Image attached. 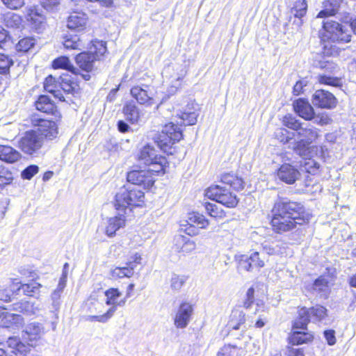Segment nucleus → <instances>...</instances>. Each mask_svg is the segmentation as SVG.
Segmentation results:
<instances>
[{"label":"nucleus","instance_id":"obj_1","mask_svg":"<svg viewBox=\"0 0 356 356\" xmlns=\"http://www.w3.org/2000/svg\"><path fill=\"white\" fill-rule=\"evenodd\" d=\"M272 215L271 225L277 233L290 231L296 225L308 222L312 217L301 203L286 198H280L275 203Z\"/></svg>","mask_w":356,"mask_h":356},{"label":"nucleus","instance_id":"obj_2","mask_svg":"<svg viewBox=\"0 0 356 356\" xmlns=\"http://www.w3.org/2000/svg\"><path fill=\"white\" fill-rule=\"evenodd\" d=\"M145 193L137 186L127 184L121 188L115 195V207L124 211L129 207H141L144 203Z\"/></svg>","mask_w":356,"mask_h":356},{"label":"nucleus","instance_id":"obj_3","mask_svg":"<svg viewBox=\"0 0 356 356\" xmlns=\"http://www.w3.org/2000/svg\"><path fill=\"white\" fill-rule=\"evenodd\" d=\"M183 137L182 130L178 124L173 122L165 124L161 132L154 137L158 146L164 152H168L176 142Z\"/></svg>","mask_w":356,"mask_h":356},{"label":"nucleus","instance_id":"obj_4","mask_svg":"<svg viewBox=\"0 0 356 356\" xmlns=\"http://www.w3.org/2000/svg\"><path fill=\"white\" fill-rule=\"evenodd\" d=\"M138 160L149 168V170L156 174L164 173L167 165V160L165 156L158 155L156 150L150 145L145 146L140 151Z\"/></svg>","mask_w":356,"mask_h":356},{"label":"nucleus","instance_id":"obj_5","mask_svg":"<svg viewBox=\"0 0 356 356\" xmlns=\"http://www.w3.org/2000/svg\"><path fill=\"white\" fill-rule=\"evenodd\" d=\"M314 66L324 71L323 74L318 76V81L320 83L334 87L341 86V79L335 76L339 71V67L335 63L323 59L316 60Z\"/></svg>","mask_w":356,"mask_h":356},{"label":"nucleus","instance_id":"obj_6","mask_svg":"<svg viewBox=\"0 0 356 356\" xmlns=\"http://www.w3.org/2000/svg\"><path fill=\"white\" fill-rule=\"evenodd\" d=\"M323 31L321 40L323 42H348L350 41V35L348 31L339 22L327 20L323 22Z\"/></svg>","mask_w":356,"mask_h":356},{"label":"nucleus","instance_id":"obj_7","mask_svg":"<svg viewBox=\"0 0 356 356\" xmlns=\"http://www.w3.org/2000/svg\"><path fill=\"white\" fill-rule=\"evenodd\" d=\"M206 196L209 199L222 204L228 208L235 207L238 202V199L225 186L214 185L208 188L206 191Z\"/></svg>","mask_w":356,"mask_h":356},{"label":"nucleus","instance_id":"obj_8","mask_svg":"<svg viewBox=\"0 0 356 356\" xmlns=\"http://www.w3.org/2000/svg\"><path fill=\"white\" fill-rule=\"evenodd\" d=\"M30 121L33 127H38L36 131L40 137H42V140L44 139L51 140L57 137L58 127L54 120L42 119L38 115H32L30 117Z\"/></svg>","mask_w":356,"mask_h":356},{"label":"nucleus","instance_id":"obj_9","mask_svg":"<svg viewBox=\"0 0 356 356\" xmlns=\"http://www.w3.org/2000/svg\"><path fill=\"white\" fill-rule=\"evenodd\" d=\"M131 95L136 99L138 103L148 106L157 104L160 101V98L157 96V93L154 88L147 85L133 87L131 89Z\"/></svg>","mask_w":356,"mask_h":356},{"label":"nucleus","instance_id":"obj_10","mask_svg":"<svg viewBox=\"0 0 356 356\" xmlns=\"http://www.w3.org/2000/svg\"><path fill=\"white\" fill-rule=\"evenodd\" d=\"M238 268L246 272H252L254 269L259 270L265 266V259L257 251L249 254H241L237 257Z\"/></svg>","mask_w":356,"mask_h":356},{"label":"nucleus","instance_id":"obj_11","mask_svg":"<svg viewBox=\"0 0 356 356\" xmlns=\"http://www.w3.org/2000/svg\"><path fill=\"white\" fill-rule=\"evenodd\" d=\"M43 145L42 137L35 130L27 131L19 141V147L25 154H33Z\"/></svg>","mask_w":356,"mask_h":356},{"label":"nucleus","instance_id":"obj_12","mask_svg":"<svg viewBox=\"0 0 356 356\" xmlns=\"http://www.w3.org/2000/svg\"><path fill=\"white\" fill-rule=\"evenodd\" d=\"M156 175L154 172L149 170V168H147V170H132L128 172L127 179L129 184L149 188L153 186Z\"/></svg>","mask_w":356,"mask_h":356},{"label":"nucleus","instance_id":"obj_13","mask_svg":"<svg viewBox=\"0 0 356 356\" xmlns=\"http://www.w3.org/2000/svg\"><path fill=\"white\" fill-rule=\"evenodd\" d=\"M44 334V327L38 322H32L26 325L22 332V339L31 347L35 346L38 341Z\"/></svg>","mask_w":356,"mask_h":356},{"label":"nucleus","instance_id":"obj_14","mask_svg":"<svg viewBox=\"0 0 356 356\" xmlns=\"http://www.w3.org/2000/svg\"><path fill=\"white\" fill-rule=\"evenodd\" d=\"M193 306L188 302H181L174 316V325L178 329L186 328L191 322L193 314Z\"/></svg>","mask_w":356,"mask_h":356},{"label":"nucleus","instance_id":"obj_15","mask_svg":"<svg viewBox=\"0 0 356 356\" xmlns=\"http://www.w3.org/2000/svg\"><path fill=\"white\" fill-rule=\"evenodd\" d=\"M199 115V104L195 103L194 101H188L183 111H181L180 114H179L180 126L182 124L189 126L196 124ZM177 123L179 124V122H177Z\"/></svg>","mask_w":356,"mask_h":356},{"label":"nucleus","instance_id":"obj_16","mask_svg":"<svg viewBox=\"0 0 356 356\" xmlns=\"http://www.w3.org/2000/svg\"><path fill=\"white\" fill-rule=\"evenodd\" d=\"M312 102L314 106L327 109L334 108L337 103L335 97L324 90H316L312 95Z\"/></svg>","mask_w":356,"mask_h":356},{"label":"nucleus","instance_id":"obj_17","mask_svg":"<svg viewBox=\"0 0 356 356\" xmlns=\"http://www.w3.org/2000/svg\"><path fill=\"white\" fill-rule=\"evenodd\" d=\"M188 227L186 229V232L190 236H195L199 233V229H205L209 225V221L205 217L199 213H192L189 214L187 220Z\"/></svg>","mask_w":356,"mask_h":356},{"label":"nucleus","instance_id":"obj_18","mask_svg":"<svg viewBox=\"0 0 356 356\" xmlns=\"http://www.w3.org/2000/svg\"><path fill=\"white\" fill-rule=\"evenodd\" d=\"M293 106L295 112L304 120L310 121L314 118V108L307 99L299 98L293 102Z\"/></svg>","mask_w":356,"mask_h":356},{"label":"nucleus","instance_id":"obj_19","mask_svg":"<svg viewBox=\"0 0 356 356\" xmlns=\"http://www.w3.org/2000/svg\"><path fill=\"white\" fill-rule=\"evenodd\" d=\"M277 176L282 181L293 184L300 176V172L293 165L285 163L277 170Z\"/></svg>","mask_w":356,"mask_h":356},{"label":"nucleus","instance_id":"obj_20","mask_svg":"<svg viewBox=\"0 0 356 356\" xmlns=\"http://www.w3.org/2000/svg\"><path fill=\"white\" fill-rule=\"evenodd\" d=\"M173 243L175 251L184 254H189L196 248L195 241L181 234L176 235L174 237Z\"/></svg>","mask_w":356,"mask_h":356},{"label":"nucleus","instance_id":"obj_21","mask_svg":"<svg viewBox=\"0 0 356 356\" xmlns=\"http://www.w3.org/2000/svg\"><path fill=\"white\" fill-rule=\"evenodd\" d=\"M35 107L37 110L47 113L51 114L54 116L55 119L60 118V114L58 111L56 105L47 95H40L38 100L35 102Z\"/></svg>","mask_w":356,"mask_h":356},{"label":"nucleus","instance_id":"obj_22","mask_svg":"<svg viewBox=\"0 0 356 356\" xmlns=\"http://www.w3.org/2000/svg\"><path fill=\"white\" fill-rule=\"evenodd\" d=\"M87 16L83 13H73L67 19V26L69 29L76 32H81L86 28Z\"/></svg>","mask_w":356,"mask_h":356},{"label":"nucleus","instance_id":"obj_23","mask_svg":"<svg viewBox=\"0 0 356 356\" xmlns=\"http://www.w3.org/2000/svg\"><path fill=\"white\" fill-rule=\"evenodd\" d=\"M125 222V216L122 214L108 218L105 225V234L108 237H113L119 229L124 227Z\"/></svg>","mask_w":356,"mask_h":356},{"label":"nucleus","instance_id":"obj_24","mask_svg":"<svg viewBox=\"0 0 356 356\" xmlns=\"http://www.w3.org/2000/svg\"><path fill=\"white\" fill-rule=\"evenodd\" d=\"M75 59L79 67L87 72L92 70L94 62L97 60V56L92 51L81 52L76 56Z\"/></svg>","mask_w":356,"mask_h":356},{"label":"nucleus","instance_id":"obj_25","mask_svg":"<svg viewBox=\"0 0 356 356\" xmlns=\"http://www.w3.org/2000/svg\"><path fill=\"white\" fill-rule=\"evenodd\" d=\"M7 344L8 347L13 349L12 353L17 356H25L30 352V346L26 342H22L17 337H10L8 338Z\"/></svg>","mask_w":356,"mask_h":356},{"label":"nucleus","instance_id":"obj_26","mask_svg":"<svg viewBox=\"0 0 356 356\" xmlns=\"http://www.w3.org/2000/svg\"><path fill=\"white\" fill-rule=\"evenodd\" d=\"M21 156V154L12 147L0 145V160L13 163L17 161Z\"/></svg>","mask_w":356,"mask_h":356},{"label":"nucleus","instance_id":"obj_27","mask_svg":"<svg viewBox=\"0 0 356 356\" xmlns=\"http://www.w3.org/2000/svg\"><path fill=\"white\" fill-rule=\"evenodd\" d=\"M318 131L319 130L317 128L309 124H307L305 127H302L296 136L298 138L305 140V141L312 144L318 138Z\"/></svg>","mask_w":356,"mask_h":356},{"label":"nucleus","instance_id":"obj_28","mask_svg":"<svg viewBox=\"0 0 356 356\" xmlns=\"http://www.w3.org/2000/svg\"><path fill=\"white\" fill-rule=\"evenodd\" d=\"M262 248L268 255L282 254L285 252V244L279 241H265L262 243Z\"/></svg>","mask_w":356,"mask_h":356},{"label":"nucleus","instance_id":"obj_29","mask_svg":"<svg viewBox=\"0 0 356 356\" xmlns=\"http://www.w3.org/2000/svg\"><path fill=\"white\" fill-rule=\"evenodd\" d=\"M221 183L222 184L229 185L236 191L243 190L245 184L243 180L241 177L230 173L225 174L222 176Z\"/></svg>","mask_w":356,"mask_h":356},{"label":"nucleus","instance_id":"obj_30","mask_svg":"<svg viewBox=\"0 0 356 356\" xmlns=\"http://www.w3.org/2000/svg\"><path fill=\"white\" fill-rule=\"evenodd\" d=\"M311 321L309 311L306 307H302L298 311V316L293 325V330H307V325Z\"/></svg>","mask_w":356,"mask_h":356},{"label":"nucleus","instance_id":"obj_31","mask_svg":"<svg viewBox=\"0 0 356 356\" xmlns=\"http://www.w3.org/2000/svg\"><path fill=\"white\" fill-rule=\"evenodd\" d=\"M106 304L107 305H113L110 309H108L106 312H105L104 314L102 315H95V316H90L88 317V319L90 321H96L101 323H106V321L110 319L113 314H115L116 311V306L115 301L113 299H108V298H106Z\"/></svg>","mask_w":356,"mask_h":356},{"label":"nucleus","instance_id":"obj_32","mask_svg":"<svg viewBox=\"0 0 356 356\" xmlns=\"http://www.w3.org/2000/svg\"><path fill=\"white\" fill-rule=\"evenodd\" d=\"M52 66L55 69H63L72 73L78 74L79 70L76 69L70 62L67 56H60L53 61Z\"/></svg>","mask_w":356,"mask_h":356},{"label":"nucleus","instance_id":"obj_33","mask_svg":"<svg viewBox=\"0 0 356 356\" xmlns=\"http://www.w3.org/2000/svg\"><path fill=\"white\" fill-rule=\"evenodd\" d=\"M44 90L54 95V96L58 99L60 101H65L63 95L61 94L60 90L57 89L58 86L56 79L51 75L48 76L44 82Z\"/></svg>","mask_w":356,"mask_h":356},{"label":"nucleus","instance_id":"obj_34","mask_svg":"<svg viewBox=\"0 0 356 356\" xmlns=\"http://www.w3.org/2000/svg\"><path fill=\"white\" fill-rule=\"evenodd\" d=\"M123 113L127 120L131 123L138 122L139 120V111L134 102L127 103L123 108Z\"/></svg>","mask_w":356,"mask_h":356},{"label":"nucleus","instance_id":"obj_35","mask_svg":"<svg viewBox=\"0 0 356 356\" xmlns=\"http://www.w3.org/2000/svg\"><path fill=\"white\" fill-rule=\"evenodd\" d=\"M313 339V335L309 332L298 331L293 330V332L290 337V343L292 345H299L304 343L311 341Z\"/></svg>","mask_w":356,"mask_h":356},{"label":"nucleus","instance_id":"obj_36","mask_svg":"<svg viewBox=\"0 0 356 356\" xmlns=\"http://www.w3.org/2000/svg\"><path fill=\"white\" fill-rule=\"evenodd\" d=\"M338 5L334 3V0H328L323 3V9L317 15L318 18H324L334 16L338 11Z\"/></svg>","mask_w":356,"mask_h":356},{"label":"nucleus","instance_id":"obj_37","mask_svg":"<svg viewBox=\"0 0 356 356\" xmlns=\"http://www.w3.org/2000/svg\"><path fill=\"white\" fill-rule=\"evenodd\" d=\"M3 324L6 327H19L24 324V318L19 314L6 313L3 316Z\"/></svg>","mask_w":356,"mask_h":356},{"label":"nucleus","instance_id":"obj_38","mask_svg":"<svg viewBox=\"0 0 356 356\" xmlns=\"http://www.w3.org/2000/svg\"><path fill=\"white\" fill-rule=\"evenodd\" d=\"M41 286L40 284L32 282L29 284H22L19 290H22L26 296L35 297L37 295H39Z\"/></svg>","mask_w":356,"mask_h":356},{"label":"nucleus","instance_id":"obj_39","mask_svg":"<svg viewBox=\"0 0 356 356\" xmlns=\"http://www.w3.org/2000/svg\"><path fill=\"white\" fill-rule=\"evenodd\" d=\"M300 140L295 143L293 149L294 152L302 157H308L310 156L309 145L311 143H307L305 140Z\"/></svg>","mask_w":356,"mask_h":356},{"label":"nucleus","instance_id":"obj_40","mask_svg":"<svg viewBox=\"0 0 356 356\" xmlns=\"http://www.w3.org/2000/svg\"><path fill=\"white\" fill-rule=\"evenodd\" d=\"M307 309L309 311L311 320L314 322L321 321L327 316L326 308L321 305H316Z\"/></svg>","mask_w":356,"mask_h":356},{"label":"nucleus","instance_id":"obj_41","mask_svg":"<svg viewBox=\"0 0 356 356\" xmlns=\"http://www.w3.org/2000/svg\"><path fill=\"white\" fill-rule=\"evenodd\" d=\"M104 300L102 295L100 294V291L92 292L87 300V305L90 312L101 313L102 310L99 309L98 307H93L97 303H101V301Z\"/></svg>","mask_w":356,"mask_h":356},{"label":"nucleus","instance_id":"obj_42","mask_svg":"<svg viewBox=\"0 0 356 356\" xmlns=\"http://www.w3.org/2000/svg\"><path fill=\"white\" fill-rule=\"evenodd\" d=\"M134 273V268L128 267L127 265L124 267H116L111 271V276L115 279L131 277Z\"/></svg>","mask_w":356,"mask_h":356},{"label":"nucleus","instance_id":"obj_43","mask_svg":"<svg viewBox=\"0 0 356 356\" xmlns=\"http://www.w3.org/2000/svg\"><path fill=\"white\" fill-rule=\"evenodd\" d=\"M307 3L305 0H298L294 3L291 13L296 18H302L307 13Z\"/></svg>","mask_w":356,"mask_h":356},{"label":"nucleus","instance_id":"obj_44","mask_svg":"<svg viewBox=\"0 0 356 356\" xmlns=\"http://www.w3.org/2000/svg\"><path fill=\"white\" fill-rule=\"evenodd\" d=\"M26 19L34 29L39 30L43 26L44 17L37 12L31 10V13L27 15Z\"/></svg>","mask_w":356,"mask_h":356},{"label":"nucleus","instance_id":"obj_45","mask_svg":"<svg viewBox=\"0 0 356 356\" xmlns=\"http://www.w3.org/2000/svg\"><path fill=\"white\" fill-rule=\"evenodd\" d=\"M59 87L66 93H71L75 86V83L71 80L68 75H62L59 77Z\"/></svg>","mask_w":356,"mask_h":356},{"label":"nucleus","instance_id":"obj_46","mask_svg":"<svg viewBox=\"0 0 356 356\" xmlns=\"http://www.w3.org/2000/svg\"><path fill=\"white\" fill-rule=\"evenodd\" d=\"M13 180L12 172L2 164H0V186L8 185L12 183Z\"/></svg>","mask_w":356,"mask_h":356},{"label":"nucleus","instance_id":"obj_47","mask_svg":"<svg viewBox=\"0 0 356 356\" xmlns=\"http://www.w3.org/2000/svg\"><path fill=\"white\" fill-rule=\"evenodd\" d=\"M35 40L33 38L27 37L20 40L16 45L17 51L26 52L35 45Z\"/></svg>","mask_w":356,"mask_h":356},{"label":"nucleus","instance_id":"obj_48","mask_svg":"<svg viewBox=\"0 0 356 356\" xmlns=\"http://www.w3.org/2000/svg\"><path fill=\"white\" fill-rule=\"evenodd\" d=\"M204 208L207 213L213 218H222L225 216L224 211L218 207V205L213 203L206 202L204 204Z\"/></svg>","mask_w":356,"mask_h":356},{"label":"nucleus","instance_id":"obj_49","mask_svg":"<svg viewBox=\"0 0 356 356\" xmlns=\"http://www.w3.org/2000/svg\"><path fill=\"white\" fill-rule=\"evenodd\" d=\"M283 123L286 127L296 131V134L295 136L298 135V132L300 131V129L303 126L298 120L291 115L285 116Z\"/></svg>","mask_w":356,"mask_h":356},{"label":"nucleus","instance_id":"obj_50","mask_svg":"<svg viewBox=\"0 0 356 356\" xmlns=\"http://www.w3.org/2000/svg\"><path fill=\"white\" fill-rule=\"evenodd\" d=\"M82 42L78 35L67 36L63 42V45L66 49H80Z\"/></svg>","mask_w":356,"mask_h":356},{"label":"nucleus","instance_id":"obj_51","mask_svg":"<svg viewBox=\"0 0 356 356\" xmlns=\"http://www.w3.org/2000/svg\"><path fill=\"white\" fill-rule=\"evenodd\" d=\"M63 291L56 289L51 294V311L58 312L61 305V294Z\"/></svg>","mask_w":356,"mask_h":356},{"label":"nucleus","instance_id":"obj_52","mask_svg":"<svg viewBox=\"0 0 356 356\" xmlns=\"http://www.w3.org/2000/svg\"><path fill=\"white\" fill-rule=\"evenodd\" d=\"M13 65V60L8 56L0 53V74H7L11 65Z\"/></svg>","mask_w":356,"mask_h":356},{"label":"nucleus","instance_id":"obj_53","mask_svg":"<svg viewBox=\"0 0 356 356\" xmlns=\"http://www.w3.org/2000/svg\"><path fill=\"white\" fill-rule=\"evenodd\" d=\"M217 356H239V349L236 346L226 345L220 349Z\"/></svg>","mask_w":356,"mask_h":356},{"label":"nucleus","instance_id":"obj_54","mask_svg":"<svg viewBox=\"0 0 356 356\" xmlns=\"http://www.w3.org/2000/svg\"><path fill=\"white\" fill-rule=\"evenodd\" d=\"M187 278L184 275H173L170 280L171 288L174 290L179 291L186 283Z\"/></svg>","mask_w":356,"mask_h":356},{"label":"nucleus","instance_id":"obj_55","mask_svg":"<svg viewBox=\"0 0 356 356\" xmlns=\"http://www.w3.org/2000/svg\"><path fill=\"white\" fill-rule=\"evenodd\" d=\"M6 26L8 27L18 28L21 24V18L18 15L10 13L5 17Z\"/></svg>","mask_w":356,"mask_h":356},{"label":"nucleus","instance_id":"obj_56","mask_svg":"<svg viewBox=\"0 0 356 356\" xmlns=\"http://www.w3.org/2000/svg\"><path fill=\"white\" fill-rule=\"evenodd\" d=\"M92 46L95 49L92 53L97 56V59H99L100 56H104L106 52V42L103 41L95 40L93 42Z\"/></svg>","mask_w":356,"mask_h":356},{"label":"nucleus","instance_id":"obj_57","mask_svg":"<svg viewBox=\"0 0 356 356\" xmlns=\"http://www.w3.org/2000/svg\"><path fill=\"white\" fill-rule=\"evenodd\" d=\"M39 168L36 165H31L22 172V177L25 179H31L36 173Z\"/></svg>","mask_w":356,"mask_h":356},{"label":"nucleus","instance_id":"obj_58","mask_svg":"<svg viewBox=\"0 0 356 356\" xmlns=\"http://www.w3.org/2000/svg\"><path fill=\"white\" fill-rule=\"evenodd\" d=\"M312 120H314V123L321 126L328 124L331 121L330 118L325 113L318 114L314 113V116Z\"/></svg>","mask_w":356,"mask_h":356},{"label":"nucleus","instance_id":"obj_59","mask_svg":"<svg viewBox=\"0 0 356 356\" xmlns=\"http://www.w3.org/2000/svg\"><path fill=\"white\" fill-rule=\"evenodd\" d=\"M313 288L318 292H325L328 288L327 282L325 278L318 277L315 280Z\"/></svg>","mask_w":356,"mask_h":356},{"label":"nucleus","instance_id":"obj_60","mask_svg":"<svg viewBox=\"0 0 356 356\" xmlns=\"http://www.w3.org/2000/svg\"><path fill=\"white\" fill-rule=\"evenodd\" d=\"M308 84L307 79H302L297 81L293 88V94L299 95L304 92V88Z\"/></svg>","mask_w":356,"mask_h":356},{"label":"nucleus","instance_id":"obj_61","mask_svg":"<svg viewBox=\"0 0 356 356\" xmlns=\"http://www.w3.org/2000/svg\"><path fill=\"white\" fill-rule=\"evenodd\" d=\"M3 4L8 8L17 10L24 4V0H1Z\"/></svg>","mask_w":356,"mask_h":356},{"label":"nucleus","instance_id":"obj_62","mask_svg":"<svg viewBox=\"0 0 356 356\" xmlns=\"http://www.w3.org/2000/svg\"><path fill=\"white\" fill-rule=\"evenodd\" d=\"M40 310V305L35 302L27 301L24 314L26 315L36 314Z\"/></svg>","mask_w":356,"mask_h":356},{"label":"nucleus","instance_id":"obj_63","mask_svg":"<svg viewBox=\"0 0 356 356\" xmlns=\"http://www.w3.org/2000/svg\"><path fill=\"white\" fill-rule=\"evenodd\" d=\"M142 258L141 255L139 253H134L133 255L130 256L126 262V265L128 267H133L134 270L136 267L137 264L140 263Z\"/></svg>","mask_w":356,"mask_h":356},{"label":"nucleus","instance_id":"obj_64","mask_svg":"<svg viewBox=\"0 0 356 356\" xmlns=\"http://www.w3.org/2000/svg\"><path fill=\"white\" fill-rule=\"evenodd\" d=\"M60 0H40L41 5L46 10H53L60 4Z\"/></svg>","mask_w":356,"mask_h":356}]
</instances>
